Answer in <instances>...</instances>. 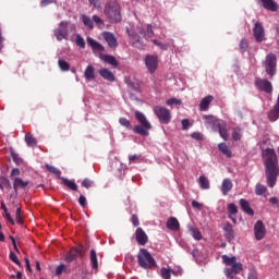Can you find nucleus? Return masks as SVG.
<instances>
[{
	"mask_svg": "<svg viewBox=\"0 0 279 279\" xmlns=\"http://www.w3.org/2000/svg\"><path fill=\"white\" fill-rule=\"evenodd\" d=\"M145 64L149 73H156V70L158 69V57L149 54L146 56Z\"/></svg>",
	"mask_w": 279,
	"mask_h": 279,
	"instance_id": "obj_13",
	"label": "nucleus"
},
{
	"mask_svg": "<svg viewBox=\"0 0 279 279\" xmlns=\"http://www.w3.org/2000/svg\"><path fill=\"white\" fill-rule=\"evenodd\" d=\"M119 123L123 125V128H128V130H132V124L125 118H120Z\"/></svg>",
	"mask_w": 279,
	"mask_h": 279,
	"instance_id": "obj_45",
	"label": "nucleus"
},
{
	"mask_svg": "<svg viewBox=\"0 0 279 279\" xmlns=\"http://www.w3.org/2000/svg\"><path fill=\"white\" fill-rule=\"evenodd\" d=\"M182 130H189V120H182Z\"/></svg>",
	"mask_w": 279,
	"mask_h": 279,
	"instance_id": "obj_62",
	"label": "nucleus"
},
{
	"mask_svg": "<svg viewBox=\"0 0 279 279\" xmlns=\"http://www.w3.org/2000/svg\"><path fill=\"white\" fill-rule=\"evenodd\" d=\"M90 5H94V8H101V3L99 0H89Z\"/></svg>",
	"mask_w": 279,
	"mask_h": 279,
	"instance_id": "obj_60",
	"label": "nucleus"
},
{
	"mask_svg": "<svg viewBox=\"0 0 279 279\" xmlns=\"http://www.w3.org/2000/svg\"><path fill=\"white\" fill-rule=\"evenodd\" d=\"M218 149L221 151V154L227 156V158H232V150H230V147H228L226 143H220L218 145Z\"/></svg>",
	"mask_w": 279,
	"mask_h": 279,
	"instance_id": "obj_29",
	"label": "nucleus"
},
{
	"mask_svg": "<svg viewBox=\"0 0 279 279\" xmlns=\"http://www.w3.org/2000/svg\"><path fill=\"white\" fill-rule=\"evenodd\" d=\"M191 233L193 239H195V241H202V232H199L197 229L192 228Z\"/></svg>",
	"mask_w": 279,
	"mask_h": 279,
	"instance_id": "obj_43",
	"label": "nucleus"
},
{
	"mask_svg": "<svg viewBox=\"0 0 279 279\" xmlns=\"http://www.w3.org/2000/svg\"><path fill=\"white\" fill-rule=\"evenodd\" d=\"M154 113L159 119L161 123H169L171 121V111L165 107L156 106L154 107Z\"/></svg>",
	"mask_w": 279,
	"mask_h": 279,
	"instance_id": "obj_9",
	"label": "nucleus"
},
{
	"mask_svg": "<svg viewBox=\"0 0 279 279\" xmlns=\"http://www.w3.org/2000/svg\"><path fill=\"white\" fill-rule=\"evenodd\" d=\"M137 263L142 269H151L156 266V259L151 256V253L145 248H141L137 254Z\"/></svg>",
	"mask_w": 279,
	"mask_h": 279,
	"instance_id": "obj_6",
	"label": "nucleus"
},
{
	"mask_svg": "<svg viewBox=\"0 0 279 279\" xmlns=\"http://www.w3.org/2000/svg\"><path fill=\"white\" fill-rule=\"evenodd\" d=\"M59 68L61 69V71H69V69H71V65L69 64V62L59 59L58 61Z\"/></svg>",
	"mask_w": 279,
	"mask_h": 279,
	"instance_id": "obj_40",
	"label": "nucleus"
},
{
	"mask_svg": "<svg viewBox=\"0 0 279 279\" xmlns=\"http://www.w3.org/2000/svg\"><path fill=\"white\" fill-rule=\"evenodd\" d=\"M102 38L106 40L109 47L114 48L117 47V37H114V34L110 32L102 33Z\"/></svg>",
	"mask_w": 279,
	"mask_h": 279,
	"instance_id": "obj_17",
	"label": "nucleus"
},
{
	"mask_svg": "<svg viewBox=\"0 0 279 279\" xmlns=\"http://www.w3.org/2000/svg\"><path fill=\"white\" fill-rule=\"evenodd\" d=\"M25 143L28 145V147L36 146V138L32 135V133H27L25 135Z\"/></svg>",
	"mask_w": 279,
	"mask_h": 279,
	"instance_id": "obj_35",
	"label": "nucleus"
},
{
	"mask_svg": "<svg viewBox=\"0 0 279 279\" xmlns=\"http://www.w3.org/2000/svg\"><path fill=\"white\" fill-rule=\"evenodd\" d=\"M19 175H21V170H19L17 168L12 169L11 179L14 180V178H19Z\"/></svg>",
	"mask_w": 279,
	"mask_h": 279,
	"instance_id": "obj_55",
	"label": "nucleus"
},
{
	"mask_svg": "<svg viewBox=\"0 0 279 279\" xmlns=\"http://www.w3.org/2000/svg\"><path fill=\"white\" fill-rule=\"evenodd\" d=\"M222 263L227 265L225 268V275L227 278H234L238 274L243 270V264L236 262V257H229L228 255H222Z\"/></svg>",
	"mask_w": 279,
	"mask_h": 279,
	"instance_id": "obj_2",
	"label": "nucleus"
},
{
	"mask_svg": "<svg viewBox=\"0 0 279 279\" xmlns=\"http://www.w3.org/2000/svg\"><path fill=\"white\" fill-rule=\"evenodd\" d=\"M135 239L140 245H146L148 241L147 233L142 228L136 229Z\"/></svg>",
	"mask_w": 279,
	"mask_h": 279,
	"instance_id": "obj_16",
	"label": "nucleus"
},
{
	"mask_svg": "<svg viewBox=\"0 0 279 279\" xmlns=\"http://www.w3.org/2000/svg\"><path fill=\"white\" fill-rule=\"evenodd\" d=\"M167 106H182V100L178 98H170L166 101Z\"/></svg>",
	"mask_w": 279,
	"mask_h": 279,
	"instance_id": "obj_42",
	"label": "nucleus"
},
{
	"mask_svg": "<svg viewBox=\"0 0 279 279\" xmlns=\"http://www.w3.org/2000/svg\"><path fill=\"white\" fill-rule=\"evenodd\" d=\"M51 3H56V0H41L40 1V7L41 8H47V5H51Z\"/></svg>",
	"mask_w": 279,
	"mask_h": 279,
	"instance_id": "obj_54",
	"label": "nucleus"
},
{
	"mask_svg": "<svg viewBox=\"0 0 279 279\" xmlns=\"http://www.w3.org/2000/svg\"><path fill=\"white\" fill-rule=\"evenodd\" d=\"M262 156L266 173V184L269 189H274L279 175L278 156H276V150L271 148L263 150Z\"/></svg>",
	"mask_w": 279,
	"mask_h": 279,
	"instance_id": "obj_1",
	"label": "nucleus"
},
{
	"mask_svg": "<svg viewBox=\"0 0 279 279\" xmlns=\"http://www.w3.org/2000/svg\"><path fill=\"white\" fill-rule=\"evenodd\" d=\"M46 168L48 169V171H50L51 173H54V175H60V170L53 166H49L46 165Z\"/></svg>",
	"mask_w": 279,
	"mask_h": 279,
	"instance_id": "obj_49",
	"label": "nucleus"
},
{
	"mask_svg": "<svg viewBox=\"0 0 279 279\" xmlns=\"http://www.w3.org/2000/svg\"><path fill=\"white\" fill-rule=\"evenodd\" d=\"M82 252H84V246L78 245L76 247H73L65 256V263H73L75 258L82 256Z\"/></svg>",
	"mask_w": 279,
	"mask_h": 279,
	"instance_id": "obj_14",
	"label": "nucleus"
},
{
	"mask_svg": "<svg viewBox=\"0 0 279 279\" xmlns=\"http://www.w3.org/2000/svg\"><path fill=\"white\" fill-rule=\"evenodd\" d=\"M61 180L63 184L68 186V189H70L71 191H77V184H75L73 181L64 178H62Z\"/></svg>",
	"mask_w": 279,
	"mask_h": 279,
	"instance_id": "obj_33",
	"label": "nucleus"
},
{
	"mask_svg": "<svg viewBox=\"0 0 279 279\" xmlns=\"http://www.w3.org/2000/svg\"><path fill=\"white\" fill-rule=\"evenodd\" d=\"M9 258L15 265H21V262L19 260V257H16V254H14L13 252L10 253Z\"/></svg>",
	"mask_w": 279,
	"mask_h": 279,
	"instance_id": "obj_50",
	"label": "nucleus"
},
{
	"mask_svg": "<svg viewBox=\"0 0 279 279\" xmlns=\"http://www.w3.org/2000/svg\"><path fill=\"white\" fill-rule=\"evenodd\" d=\"M90 263L94 269H97L98 263H97V252L95 250L90 251Z\"/></svg>",
	"mask_w": 279,
	"mask_h": 279,
	"instance_id": "obj_37",
	"label": "nucleus"
},
{
	"mask_svg": "<svg viewBox=\"0 0 279 279\" xmlns=\"http://www.w3.org/2000/svg\"><path fill=\"white\" fill-rule=\"evenodd\" d=\"M78 204L82 206V208H84L86 206V196L81 195L78 198Z\"/></svg>",
	"mask_w": 279,
	"mask_h": 279,
	"instance_id": "obj_58",
	"label": "nucleus"
},
{
	"mask_svg": "<svg viewBox=\"0 0 279 279\" xmlns=\"http://www.w3.org/2000/svg\"><path fill=\"white\" fill-rule=\"evenodd\" d=\"M3 186H7V189H12V185L10 184V180L7 178H0V189L3 191Z\"/></svg>",
	"mask_w": 279,
	"mask_h": 279,
	"instance_id": "obj_41",
	"label": "nucleus"
},
{
	"mask_svg": "<svg viewBox=\"0 0 279 279\" xmlns=\"http://www.w3.org/2000/svg\"><path fill=\"white\" fill-rule=\"evenodd\" d=\"M253 36L256 43H263V40H265V28L263 27V24H260V22L255 23L253 27Z\"/></svg>",
	"mask_w": 279,
	"mask_h": 279,
	"instance_id": "obj_11",
	"label": "nucleus"
},
{
	"mask_svg": "<svg viewBox=\"0 0 279 279\" xmlns=\"http://www.w3.org/2000/svg\"><path fill=\"white\" fill-rule=\"evenodd\" d=\"M87 44L95 53L99 54L100 58L104 56V46L97 40L93 39V37H87Z\"/></svg>",
	"mask_w": 279,
	"mask_h": 279,
	"instance_id": "obj_15",
	"label": "nucleus"
},
{
	"mask_svg": "<svg viewBox=\"0 0 279 279\" xmlns=\"http://www.w3.org/2000/svg\"><path fill=\"white\" fill-rule=\"evenodd\" d=\"M29 184V181H24L23 179L21 178H14L13 179V189L15 191V193L19 192V189H25L27 187Z\"/></svg>",
	"mask_w": 279,
	"mask_h": 279,
	"instance_id": "obj_19",
	"label": "nucleus"
},
{
	"mask_svg": "<svg viewBox=\"0 0 279 279\" xmlns=\"http://www.w3.org/2000/svg\"><path fill=\"white\" fill-rule=\"evenodd\" d=\"M204 120L208 128H211L214 132H219L221 138H223V141H228V129L226 128V123H223V121H220L213 116H204Z\"/></svg>",
	"mask_w": 279,
	"mask_h": 279,
	"instance_id": "obj_3",
	"label": "nucleus"
},
{
	"mask_svg": "<svg viewBox=\"0 0 279 279\" xmlns=\"http://www.w3.org/2000/svg\"><path fill=\"white\" fill-rule=\"evenodd\" d=\"M254 234L256 241H263L265 239V234H267V229L265 228V223L262 220H258L254 226Z\"/></svg>",
	"mask_w": 279,
	"mask_h": 279,
	"instance_id": "obj_10",
	"label": "nucleus"
},
{
	"mask_svg": "<svg viewBox=\"0 0 279 279\" xmlns=\"http://www.w3.org/2000/svg\"><path fill=\"white\" fill-rule=\"evenodd\" d=\"M198 184L203 191H208V189H210V181L205 175L198 178Z\"/></svg>",
	"mask_w": 279,
	"mask_h": 279,
	"instance_id": "obj_28",
	"label": "nucleus"
},
{
	"mask_svg": "<svg viewBox=\"0 0 279 279\" xmlns=\"http://www.w3.org/2000/svg\"><path fill=\"white\" fill-rule=\"evenodd\" d=\"M4 213H5V219L12 225L14 226V219L12 218V216L10 215V213H8V208L2 207Z\"/></svg>",
	"mask_w": 279,
	"mask_h": 279,
	"instance_id": "obj_52",
	"label": "nucleus"
},
{
	"mask_svg": "<svg viewBox=\"0 0 279 279\" xmlns=\"http://www.w3.org/2000/svg\"><path fill=\"white\" fill-rule=\"evenodd\" d=\"M243 136V132L241 131L240 128H234L232 131V140L233 141H241Z\"/></svg>",
	"mask_w": 279,
	"mask_h": 279,
	"instance_id": "obj_34",
	"label": "nucleus"
},
{
	"mask_svg": "<svg viewBox=\"0 0 279 279\" xmlns=\"http://www.w3.org/2000/svg\"><path fill=\"white\" fill-rule=\"evenodd\" d=\"M227 210L230 216L236 215V213H239V208L236 207V205L234 203H230L227 207Z\"/></svg>",
	"mask_w": 279,
	"mask_h": 279,
	"instance_id": "obj_39",
	"label": "nucleus"
},
{
	"mask_svg": "<svg viewBox=\"0 0 279 279\" xmlns=\"http://www.w3.org/2000/svg\"><path fill=\"white\" fill-rule=\"evenodd\" d=\"M75 44L81 49H84L86 47V41L84 40V37H82V35H76Z\"/></svg>",
	"mask_w": 279,
	"mask_h": 279,
	"instance_id": "obj_38",
	"label": "nucleus"
},
{
	"mask_svg": "<svg viewBox=\"0 0 279 279\" xmlns=\"http://www.w3.org/2000/svg\"><path fill=\"white\" fill-rule=\"evenodd\" d=\"M240 206L243 213H245L246 215H250L251 217L254 216V209H252V207L250 206V202H247V199L245 198L240 199Z\"/></svg>",
	"mask_w": 279,
	"mask_h": 279,
	"instance_id": "obj_22",
	"label": "nucleus"
},
{
	"mask_svg": "<svg viewBox=\"0 0 279 279\" xmlns=\"http://www.w3.org/2000/svg\"><path fill=\"white\" fill-rule=\"evenodd\" d=\"M138 34H141V36H144V38L148 39L154 36V29L151 28V25H147L146 32H143V29L138 28Z\"/></svg>",
	"mask_w": 279,
	"mask_h": 279,
	"instance_id": "obj_30",
	"label": "nucleus"
},
{
	"mask_svg": "<svg viewBox=\"0 0 279 279\" xmlns=\"http://www.w3.org/2000/svg\"><path fill=\"white\" fill-rule=\"evenodd\" d=\"M105 15L110 23H119L121 21V7L114 1H110L105 7Z\"/></svg>",
	"mask_w": 279,
	"mask_h": 279,
	"instance_id": "obj_5",
	"label": "nucleus"
},
{
	"mask_svg": "<svg viewBox=\"0 0 279 279\" xmlns=\"http://www.w3.org/2000/svg\"><path fill=\"white\" fill-rule=\"evenodd\" d=\"M247 279H258V272L256 271V269H251L248 271V277Z\"/></svg>",
	"mask_w": 279,
	"mask_h": 279,
	"instance_id": "obj_53",
	"label": "nucleus"
},
{
	"mask_svg": "<svg viewBox=\"0 0 279 279\" xmlns=\"http://www.w3.org/2000/svg\"><path fill=\"white\" fill-rule=\"evenodd\" d=\"M255 86L256 88H258L259 90H263L264 93H274V87L271 86V82L265 78H256Z\"/></svg>",
	"mask_w": 279,
	"mask_h": 279,
	"instance_id": "obj_12",
	"label": "nucleus"
},
{
	"mask_svg": "<svg viewBox=\"0 0 279 279\" xmlns=\"http://www.w3.org/2000/svg\"><path fill=\"white\" fill-rule=\"evenodd\" d=\"M214 99H215V97H213L211 95H208L205 98H203L199 104V109L203 112H206V110H208L210 104H213Z\"/></svg>",
	"mask_w": 279,
	"mask_h": 279,
	"instance_id": "obj_20",
	"label": "nucleus"
},
{
	"mask_svg": "<svg viewBox=\"0 0 279 279\" xmlns=\"http://www.w3.org/2000/svg\"><path fill=\"white\" fill-rule=\"evenodd\" d=\"M136 160H138V156L137 155H132V156H129V162H136Z\"/></svg>",
	"mask_w": 279,
	"mask_h": 279,
	"instance_id": "obj_63",
	"label": "nucleus"
},
{
	"mask_svg": "<svg viewBox=\"0 0 279 279\" xmlns=\"http://www.w3.org/2000/svg\"><path fill=\"white\" fill-rule=\"evenodd\" d=\"M267 193V186L264 184L257 183L255 185V195H265Z\"/></svg>",
	"mask_w": 279,
	"mask_h": 279,
	"instance_id": "obj_31",
	"label": "nucleus"
},
{
	"mask_svg": "<svg viewBox=\"0 0 279 279\" xmlns=\"http://www.w3.org/2000/svg\"><path fill=\"white\" fill-rule=\"evenodd\" d=\"M232 186H233L232 180L225 179L222 181V184H221V192H222V194L223 195H228V193L232 191Z\"/></svg>",
	"mask_w": 279,
	"mask_h": 279,
	"instance_id": "obj_24",
	"label": "nucleus"
},
{
	"mask_svg": "<svg viewBox=\"0 0 279 279\" xmlns=\"http://www.w3.org/2000/svg\"><path fill=\"white\" fill-rule=\"evenodd\" d=\"M13 161L15 165H23V159L16 153L11 154Z\"/></svg>",
	"mask_w": 279,
	"mask_h": 279,
	"instance_id": "obj_47",
	"label": "nucleus"
},
{
	"mask_svg": "<svg viewBox=\"0 0 279 279\" xmlns=\"http://www.w3.org/2000/svg\"><path fill=\"white\" fill-rule=\"evenodd\" d=\"M193 208H196L197 210H202V203H198L197 201L192 202Z\"/></svg>",
	"mask_w": 279,
	"mask_h": 279,
	"instance_id": "obj_59",
	"label": "nucleus"
},
{
	"mask_svg": "<svg viewBox=\"0 0 279 279\" xmlns=\"http://www.w3.org/2000/svg\"><path fill=\"white\" fill-rule=\"evenodd\" d=\"M248 45H250V44H248L247 39H242L241 43H240V49H241V51H246Z\"/></svg>",
	"mask_w": 279,
	"mask_h": 279,
	"instance_id": "obj_51",
	"label": "nucleus"
},
{
	"mask_svg": "<svg viewBox=\"0 0 279 279\" xmlns=\"http://www.w3.org/2000/svg\"><path fill=\"white\" fill-rule=\"evenodd\" d=\"M82 186H84L85 189H90V186H93V181L88 180V179H85L83 182H82Z\"/></svg>",
	"mask_w": 279,
	"mask_h": 279,
	"instance_id": "obj_56",
	"label": "nucleus"
},
{
	"mask_svg": "<svg viewBox=\"0 0 279 279\" xmlns=\"http://www.w3.org/2000/svg\"><path fill=\"white\" fill-rule=\"evenodd\" d=\"M223 234L227 241H233L234 240V229L232 228V225L227 223L223 226Z\"/></svg>",
	"mask_w": 279,
	"mask_h": 279,
	"instance_id": "obj_21",
	"label": "nucleus"
},
{
	"mask_svg": "<svg viewBox=\"0 0 279 279\" xmlns=\"http://www.w3.org/2000/svg\"><path fill=\"white\" fill-rule=\"evenodd\" d=\"M100 59L104 60V62H107V64H111V66H119V62L117 61V58L110 54H100Z\"/></svg>",
	"mask_w": 279,
	"mask_h": 279,
	"instance_id": "obj_26",
	"label": "nucleus"
},
{
	"mask_svg": "<svg viewBox=\"0 0 279 279\" xmlns=\"http://www.w3.org/2000/svg\"><path fill=\"white\" fill-rule=\"evenodd\" d=\"M93 21L94 23L97 25V27H99L100 29H102L104 27V20H101V17H99L98 15H94L93 16Z\"/></svg>",
	"mask_w": 279,
	"mask_h": 279,
	"instance_id": "obj_44",
	"label": "nucleus"
},
{
	"mask_svg": "<svg viewBox=\"0 0 279 279\" xmlns=\"http://www.w3.org/2000/svg\"><path fill=\"white\" fill-rule=\"evenodd\" d=\"M69 32H75V24L69 22H61L59 27L53 31L57 40H66L69 38Z\"/></svg>",
	"mask_w": 279,
	"mask_h": 279,
	"instance_id": "obj_7",
	"label": "nucleus"
},
{
	"mask_svg": "<svg viewBox=\"0 0 279 279\" xmlns=\"http://www.w3.org/2000/svg\"><path fill=\"white\" fill-rule=\"evenodd\" d=\"M265 10L270 12H278V3L274 0H259Z\"/></svg>",
	"mask_w": 279,
	"mask_h": 279,
	"instance_id": "obj_18",
	"label": "nucleus"
},
{
	"mask_svg": "<svg viewBox=\"0 0 279 279\" xmlns=\"http://www.w3.org/2000/svg\"><path fill=\"white\" fill-rule=\"evenodd\" d=\"M167 228L168 230H173L174 232H178V230H180V222L175 217H171L167 221Z\"/></svg>",
	"mask_w": 279,
	"mask_h": 279,
	"instance_id": "obj_23",
	"label": "nucleus"
},
{
	"mask_svg": "<svg viewBox=\"0 0 279 279\" xmlns=\"http://www.w3.org/2000/svg\"><path fill=\"white\" fill-rule=\"evenodd\" d=\"M81 19L85 27H87L88 29H93L94 25L93 20L90 17H88L87 15H82Z\"/></svg>",
	"mask_w": 279,
	"mask_h": 279,
	"instance_id": "obj_32",
	"label": "nucleus"
},
{
	"mask_svg": "<svg viewBox=\"0 0 279 279\" xmlns=\"http://www.w3.org/2000/svg\"><path fill=\"white\" fill-rule=\"evenodd\" d=\"M132 223H133V226H138V217H136V215H133L132 216Z\"/></svg>",
	"mask_w": 279,
	"mask_h": 279,
	"instance_id": "obj_64",
	"label": "nucleus"
},
{
	"mask_svg": "<svg viewBox=\"0 0 279 279\" xmlns=\"http://www.w3.org/2000/svg\"><path fill=\"white\" fill-rule=\"evenodd\" d=\"M263 66L267 73V75H269V77H274V75H276V69H277V59H276V54L274 53H269L265 61L263 62Z\"/></svg>",
	"mask_w": 279,
	"mask_h": 279,
	"instance_id": "obj_8",
	"label": "nucleus"
},
{
	"mask_svg": "<svg viewBox=\"0 0 279 279\" xmlns=\"http://www.w3.org/2000/svg\"><path fill=\"white\" fill-rule=\"evenodd\" d=\"M171 268H161L160 269V276L162 279H171Z\"/></svg>",
	"mask_w": 279,
	"mask_h": 279,
	"instance_id": "obj_36",
	"label": "nucleus"
},
{
	"mask_svg": "<svg viewBox=\"0 0 279 279\" xmlns=\"http://www.w3.org/2000/svg\"><path fill=\"white\" fill-rule=\"evenodd\" d=\"M84 77L87 80V82H93V80H95V68L93 65H88L85 69Z\"/></svg>",
	"mask_w": 279,
	"mask_h": 279,
	"instance_id": "obj_27",
	"label": "nucleus"
},
{
	"mask_svg": "<svg viewBox=\"0 0 279 279\" xmlns=\"http://www.w3.org/2000/svg\"><path fill=\"white\" fill-rule=\"evenodd\" d=\"M135 119H137L140 125H135L133 128V132H135V134H140L141 136H149L151 123L147 121L145 114L141 111H136Z\"/></svg>",
	"mask_w": 279,
	"mask_h": 279,
	"instance_id": "obj_4",
	"label": "nucleus"
},
{
	"mask_svg": "<svg viewBox=\"0 0 279 279\" xmlns=\"http://www.w3.org/2000/svg\"><path fill=\"white\" fill-rule=\"evenodd\" d=\"M171 274L173 276H182V268L181 267H177L174 269H171Z\"/></svg>",
	"mask_w": 279,
	"mask_h": 279,
	"instance_id": "obj_57",
	"label": "nucleus"
},
{
	"mask_svg": "<svg viewBox=\"0 0 279 279\" xmlns=\"http://www.w3.org/2000/svg\"><path fill=\"white\" fill-rule=\"evenodd\" d=\"M64 271H66V266L64 264H61L56 268V276H62Z\"/></svg>",
	"mask_w": 279,
	"mask_h": 279,
	"instance_id": "obj_46",
	"label": "nucleus"
},
{
	"mask_svg": "<svg viewBox=\"0 0 279 279\" xmlns=\"http://www.w3.org/2000/svg\"><path fill=\"white\" fill-rule=\"evenodd\" d=\"M99 75H101L104 80H107L108 82H114V74L106 68L99 70Z\"/></svg>",
	"mask_w": 279,
	"mask_h": 279,
	"instance_id": "obj_25",
	"label": "nucleus"
},
{
	"mask_svg": "<svg viewBox=\"0 0 279 279\" xmlns=\"http://www.w3.org/2000/svg\"><path fill=\"white\" fill-rule=\"evenodd\" d=\"M21 208H17L16 209V213H15V219H16V223H23V216L21 215Z\"/></svg>",
	"mask_w": 279,
	"mask_h": 279,
	"instance_id": "obj_48",
	"label": "nucleus"
},
{
	"mask_svg": "<svg viewBox=\"0 0 279 279\" xmlns=\"http://www.w3.org/2000/svg\"><path fill=\"white\" fill-rule=\"evenodd\" d=\"M192 138H194L195 141H202L203 135L201 133H192Z\"/></svg>",
	"mask_w": 279,
	"mask_h": 279,
	"instance_id": "obj_61",
	"label": "nucleus"
}]
</instances>
